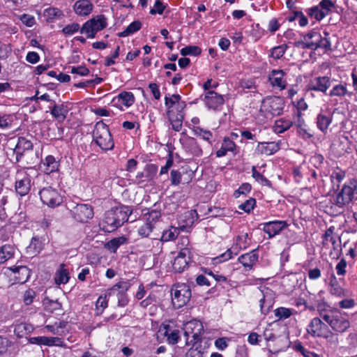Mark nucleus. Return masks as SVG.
<instances>
[{
    "mask_svg": "<svg viewBox=\"0 0 357 357\" xmlns=\"http://www.w3.org/2000/svg\"><path fill=\"white\" fill-rule=\"evenodd\" d=\"M131 213L132 210L128 206H123L112 208L105 212L99 226L105 232H112L128 221Z\"/></svg>",
    "mask_w": 357,
    "mask_h": 357,
    "instance_id": "f257e3e1",
    "label": "nucleus"
},
{
    "mask_svg": "<svg viewBox=\"0 0 357 357\" xmlns=\"http://www.w3.org/2000/svg\"><path fill=\"white\" fill-rule=\"evenodd\" d=\"M324 33V36L323 37L320 33L311 31L303 36V40L298 41L296 45H301L303 49L307 48L312 50H317L319 48L324 49L325 52L331 50V43L328 38V33L327 32Z\"/></svg>",
    "mask_w": 357,
    "mask_h": 357,
    "instance_id": "f03ea898",
    "label": "nucleus"
},
{
    "mask_svg": "<svg viewBox=\"0 0 357 357\" xmlns=\"http://www.w3.org/2000/svg\"><path fill=\"white\" fill-rule=\"evenodd\" d=\"M322 319L325 321L331 328L339 333H344L350 326L349 320L342 316L340 310L337 308H333L327 314H322Z\"/></svg>",
    "mask_w": 357,
    "mask_h": 357,
    "instance_id": "7ed1b4c3",
    "label": "nucleus"
},
{
    "mask_svg": "<svg viewBox=\"0 0 357 357\" xmlns=\"http://www.w3.org/2000/svg\"><path fill=\"white\" fill-rule=\"evenodd\" d=\"M284 107V100L280 96H270L264 98L261 102L260 111L266 117L280 115Z\"/></svg>",
    "mask_w": 357,
    "mask_h": 357,
    "instance_id": "20e7f679",
    "label": "nucleus"
},
{
    "mask_svg": "<svg viewBox=\"0 0 357 357\" xmlns=\"http://www.w3.org/2000/svg\"><path fill=\"white\" fill-rule=\"evenodd\" d=\"M190 288L185 283L177 284L172 289V302L176 308L185 305L190 301Z\"/></svg>",
    "mask_w": 357,
    "mask_h": 357,
    "instance_id": "39448f33",
    "label": "nucleus"
},
{
    "mask_svg": "<svg viewBox=\"0 0 357 357\" xmlns=\"http://www.w3.org/2000/svg\"><path fill=\"white\" fill-rule=\"evenodd\" d=\"M39 195L43 204L51 208L59 206L63 202V198L56 188H43L39 191Z\"/></svg>",
    "mask_w": 357,
    "mask_h": 357,
    "instance_id": "423d86ee",
    "label": "nucleus"
},
{
    "mask_svg": "<svg viewBox=\"0 0 357 357\" xmlns=\"http://www.w3.org/2000/svg\"><path fill=\"white\" fill-rule=\"evenodd\" d=\"M73 218L79 222H87L93 217V211L91 206L86 204H77L70 210Z\"/></svg>",
    "mask_w": 357,
    "mask_h": 357,
    "instance_id": "0eeeda50",
    "label": "nucleus"
},
{
    "mask_svg": "<svg viewBox=\"0 0 357 357\" xmlns=\"http://www.w3.org/2000/svg\"><path fill=\"white\" fill-rule=\"evenodd\" d=\"M191 252L189 248H181L178 255L175 257L172 268L176 273L183 272L188 266Z\"/></svg>",
    "mask_w": 357,
    "mask_h": 357,
    "instance_id": "6e6552de",
    "label": "nucleus"
},
{
    "mask_svg": "<svg viewBox=\"0 0 357 357\" xmlns=\"http://www.w3.org/2000/svg\"><path fill=\"white\" fill-rule=\"evenodd\" d=\"M183 331L187 338L192 337L195 342H197L203 333V326L201 321L193 319L184 324Z\"/></svg>",
    "mask_w": 357,
    "mask_h": 357,
    "instance_id": "1a4fd4ad",
    "label": "nucleus"
},
{
    "mask_svg": "<svg viewBox=\"0 0 357 357\" xmlns=\"http://www.w3.org/2000/svg\"><path fill=\"white\" fill-rule=\"evenodd\" d=\"M287 227V223L283 220L271 221L259 225V228L268 235V238H273Z\"/></svg>",
    "mask_w": 357,
    "mask_h": 357,
    "instance_id": "9d476101",
    "label": "nucleus"
},
{
    "mask_svg": "<svg viewBox=\"0 0 357 357\" xmlns=\"http://www.w3.org/2000/svg\"><path fill=\"white\" fill-rule=\"evenodd\" d=\"M29 342L31 344L45 345L48 347H66V344L63 340L59 337H32L29 339Z\"/></svg>",
    "mask_w": 357,
    "mask_h": 357,
    "instance_id": "9b49d317",
    "label": "nucleus"
},
{
    "mask_svg": "<svg viewBox=\"0 0 357 357\" xmlns=\"http://www.w3.org/2000/svg\"><path fill=\"white\" fill-rule=\"evenodd\" d=\"M331 85L330 77L327 76L317 77L310 80L307 86L308 91H316L326 93Z\"/></svg>",
    "mask_w": 357,
    "mask_h": 357,
    "instance_id": "f8f14e48",
    "label": "nucleus"
},
{
    "mask_svg": "<svg viewBox=\"0 0 357 357\" xmlns=\"http://www.w3.org/2000/svg\"><path fill=\"white\" fill-rule=\"evenodd\" d=\"M354 189L353 187L344 185L341 191L337 195L334 203L340 208L349 204L354 198Z\"/></svg>",
    "mask_w": 357,
    "mask_h": 357,
    "instance_id": "ddd939ff",
    "label": "nucleus"
},
{
    "mask_svg": "<svg viewBox=\"0 0 357 357\" xmlns=\"http://www.w3.org/2000/svg\"><path fill=\"white\" fill-rule=\"evenodd\" d=\"M328 330V326L319 317L313 318L307 326V333L312 337H321Z\"/></svg>",
    "mask_w": 357,
    "mask_h": 357,
    "instance_id": "4468645a",
    "label": "nucleus"
},
{
    "mask_svg": "<svg viewBox=\"0 0 357 357\" xmlns=\"http://www.w3.org/2000/svg\"><path fill=\"white\" fill-rule=\"evenodd\" d=\"M204 100L206 106L213 109H218L225 101L222 96L214 91H208L205 94Z\"/></svg>",
    "mask_w": 357,
    "mask_h": 357,
    "instance_id": "2eb2a0df",
    "label": "nucleus"
},
{
    "mask_svg": "<svg viewBox=\"0 0 357 357\" xmlns=\"http://www.w3.org/2000/svg\"><path fill=\"white\" fill-rule=\"evenodd\" d=\"M10 270L13 272L12 277L16 283L24 284L31 275L30 270L25 266L11 267Z\"/></svg>",
    "mask_w": 357,
    "mask_h": 357,
    "instance_id": "dca6fc26",
    "label": "nucleus"
},
{
    "mask_svg": "<svg viewBox=\"0 0 357 357\" xmlns=\"http://www.w3.org/2000/svg\"><path fill=\"white\" fill-rule=\"evenodd\" d=\"M193 172L190 170H183L182 172L178 170H172L171 172V183L174 185H178L182 181L183 183H188L192 178Z\"/></svg>",
    "mask_w": 357,
    "mask_h": 357,
    "instance_id": "f3484780",
    "label": "nucleus"
},
{
    "mask_svg": "<svg viewBox=\"0 0 357 357\" xmlns=\"http://www.w3.org/2000/svg\"><path fill=\"white\" fill-rule=\"evenodd\" d=\"M284 73L282 70H273L269 75V80L273 86L280 89L286 87V80L284 79Z\"/></svg>",
    "mask_w": 357,
    "mask_h": 357,
    "instance_id": "a211bd4d",
    "label": "nucleus"
},
{
    "mask_svg": "<svg viewBox=\"0 0 357 357\" xmlns=\"http://www.w3.org/2000/svg\"><path fill=\"white\" fill-rule=\"evenodd\" d=\"M32 147L33 142L30 139H26L25 137H20L15 148L17 160H20L23 152L31 149Z\"/></svg>",
    "mask_w": 357,
    "mask_h": 357,
    "instance_id": "6ab92c4d",
    "label": "nucleus"
},
{
    "mask_svg": "<svg viewBox=\"0 0 357 357\" xmlns=\"http://www.w3.org/2000/svg\"><path fill=\"white\" fill-rule=\"evenodd\" d=\"M258 260V254L256 250L252 252L242 255L238 257V261L242 265L248 270H250L254 264Z\"/></svg>",
    "mask_w": 357,
    "mask_h": 357,
    "instance_id": "aec40b11",
    "label": "nucleus"
},
{
    "mask_svg": "<svg viewBox=\"0 0 357 357\" xmlns=\"http://www.w3.org/2000/svg\"><path fill=\"white\" fill-rule=\"evenodd\" d=\"M59 162L52 155H47L40 165V168L46 174L56 172L59 169Z\"/></svg>",
    "mask_w": 357,
    "mask_h": 357,
    "instance_id": "412c9836",
    "label": "nucleus"
},
{
    "mask_svg": "<svg viewBox=\"0 0 357 357\" xmlns=\"http://www.w3.org/2000/svg\"><path fill=\"white\" fill-rule=\"evenodd\" d=\"M93 5L89 0H78L74 5V10L78 15L85 16L91 13Z\"/></svg>",
    "mask_w": 357,
    "mask_h": 357,
    "instance_id": "4be33fe9",
    "label": "nucleus"
},
{
    "mask_svg": "<svg viewBox=\"0 0 357 357\" xmlns=\"http://www.w3.org/2000/svg\"><path fill=\"white\" fill-rule=\"evenodd\" d=\"M31 189V179L26 176L15 182V190L20 196H24L29 193Z\"/></svg>",
    "mask_w": 357,
    "mask_h": 357,
    "instance_id": "5701e85b",
    "label": "nucleus"
},
{
    "mask_svg": "<svg viewBox=\"0 0 357 357\" xmlns=\"http://www.w3.org/2000/svg\"><path fill=\"white\" fill-rule=\"evenodd\" d=\"M93 141L104 151L111 150L114 146L112 135H98Z\"/></svg>",
    "mask_w": 357,
    "mask_h": 357,
    "instance_id": "b1692460",
    "label": "nucleus"
},
{
    "mask_svg": "<svg viewBox=\"0 0 357 357\" xmlns=\"http://www.w3.org/2000/svg\"><path fill=\"white\" fill-rule=\"evenodd\" d=\"M279 149V144L275 142H259L257 146V150L267 155L275 153Z\"/></svg>",
    "mask_w": 357,
    "mask_h": 357,
    "instance_id": "393cba45",
    "label": "nucleus"
},
{
    "mask_svg": "<svg viewBox=\"0 0 357 357\" xmlns=\"http://www.w3.org/2000/svg\"><path fill=\"white\" fill-rule=\"evenodd\" d=\"M262 298L259 300V305L261 312L264 314H266L273 305V301L271 294L266 291L265 294L262 293Z\"/></svg>",
    "mask_w": 357,
    "mask_h": 357,
    "instance_id": "a878e982",
    "label": "nucleus"
},
{
    "mask_svg": "<svg viewBox=\"0 0 357 357\" xmlns=\"http://www.w3.org/2000/svg\"><path fill=\"white\" fill-rule=\"evenodd\" d=\"M329 292L331 294L340 298L346 296L344 289L338 284L334 275L330 282Z\"/></svg>",
    "mask_w": 357,
    "mask_h": 357,
    "instance_id": "bb28decb",
    "label": "nucleus"
},
{
    "mask_svg": "<svg viewBox=\"0 0 357 357\" xmlns=\"http://www.w3.org/2000/svg\"><path fill=\"white\" fill-rule=\"evenodd\" d=\"M33 331V326L28 323L18 324L15 325L14 328V333L18 337H23L24 336L31 333Z\"/></svg>",
    "mask_w": 357,
    "mask_h": 357,
    "instance_id": "cd10ccee",
    "label": "nucleus"
},
{
    "mask_svg": "<svg viewBox=\"0 0 357 357\" xmlns=\"http://www.w3.org/2000/svg\"><path fill=\"white\" fill-rule=\"evenodd\" d=\"M68 110L63 105H54L51 109L52 115L58 121H63L66 118Z\"/></svg>",
    "mask_w": 357,
    "mask_h": 357,
    "instance_id": "c85d7f7f",
    "label": "nucleus"
},
{
    "mask_svg": "<svg viewBox=\"0 0 357 357\" xmlns=\"http://www.w3.org/2000/svg\"><path fill=\"white\" fill-rule=\"evenodd\" d=\"M275 317L278 320H284L290 317L292 314L296 313L294 309H290L284 307H280L274 311Z\"/></svg>",
    "mask_w": 357,
    "mask_h": 357,
    "instance_id": "c756f323",
    "label": "nucleus"
},
{
    "mask_svg": "<svg viewBox=\"0 0 357 357\" xmlns=\"http://www.w3.org/2000/svg\"><path fill=\"white\" fill-rule=\"evenodd\" d=\"M14 248L10 245H4L0 249V264L13 257Z\"/></svg>",
    "mask_w": 357,
    "mask_h": 357,
    "instance_id": "7c9ffc66",
    "label": "nucleus"
},
{
    "mask_svg": "<svg viewBox=\"0 0 357 357\" xmlns=\"http://www.w3.org/2000/svg\"><path fill=\"white\" fill-rule=\"evenodd\" d=\"M141 27L142 23L139 21H134L131 24H130L124 31L119 32L118 33V36L119 37H126L137 31L141 29Z\"/></svg>",
    "mask_w": 357,
    "mask_h": 357,
    "instance_id": "2f4dec72",
    "label": "nucleus"
},
{
    "mask_svg": "<svg viewBox=\"0 0 357 357\" xmlns=\"http://www.w3.org/2000/svg\"><path fill=\"white\" fill-rule=\"evenodd\" d=\"M326 340L327 345L332 349H335L339 343L338 336L337 334L332 333L331 331H326L324 336H322Z\"/></svg>",
    "mask_w": 357,
    "mask_h": 357,
    "instance_id": "473e14b6",
    "label": "nucleus"
},
{
    "mask_svg": "<svg viewBox=\"0 0 357 357\" xmlns=\"http://www.w3.org/2000/svg\"><path fill=\"white\" fill-rule=\"evenodd\" d=\"M43 304L46 311L54 312L61 308V304L58 301L51 300L49 298H45Z\"/></svg>",
    "mask_w": 357,
    "mask_h": 357,
    "instance_id": "72a5a7b5",
    "label": "nucleus"
},
{
    "mask_svg": "<svg viewBox=\"0 0 357 357\" xmlns=\"http://www.w3.org/2000/svg\"><path fill=\"white\" fill-rule=\"evenodd\" d=\"M293 127V123L289 120L280 119L275 121V132L278 133H282Z\"/></svg>",
    "mask_w": 357,
    "mask_h": 357,
    "instance_id": "f704fd0d",
    "label": "nucleus"
},
{
    "mask_svg": "<svg viewBox=\"0 0 357 357\" xmlns=\"http://www.w3.org/2000/svg\"><path fill=\"white\" fill-rule=\"evenodd\" d=\"M127 241L128 239L125 236L114 238L107 243V247L109 250H112L113 252H115L121 245L126 244Z\"/></svg>",
    "mask_w": 357,
    "mask_h": 357,
    "instance_id": "c9c22d12",
    "label": "nucleus"
},
{
    "mask_svg": "<svg viewBox=\"0 0 357 357\" xmlns=\"http://www.w3.org/2000/svg\"><path fill=\"white\" fill-rule=\"evenodd\" d=\"M63 267L64 265L61 264L60 269L56 273L54 280L57 284H66L69 280L68 272Z\"/></svg>",
    "mask_w": 357,
    "mask_h": 357,
    "instance_id": "e433bc0d",
    "label": "nucleus"
},
{
    "mask_svg": "<svg viewBox=\"0 0 357 357\" xmlns=\"http://www.w3.org/2000/svg\"><path fill=\"white\" fill-rule=\"evenodd\" d=\"M44 15L48 21H53L56 18H61L63 15L60 9L50 7L44 10Z\"/></svg>",
    "mask_w": 357,
    "mask_h": 357,
    "instance_id": "4c0bfd02",
    "label": "nucleus"
},
{
    "mask_svg": "<svg viewBox=\"0 0 357 357\" xmlns=\"http://www.w3.org/2000/svg\"><path fill=\"white\" fill-rule=\"evenodd\" d=\"M309 16L320 21L328 15L327 10H323L318 6H314L307 10Z\"/></svg>",
    "mask_w": 357,
    "mask_h": 357,
    "instance_id": "58836bf2",
    "label": "nucleus"
},
{
    "mask_svg": "<svg viewBox=\"0 0 357 357\" xmlns=\"http://www.w3.org/2000/svg\"><path fill=\"white\" fill-rule=\"evenodd\" d=\"M90 20H93L92 26L96 32L102 30L107 26V19L102 15H98L96 17L91 19Z\"/></svg>",
    "mask_w": 357,
    "mask_h": 357,
    "instance_id": "ea45409f",
    "label": "nucleus"
},
{
    "mask_svg": "<svg viewBox=\"0 0 357 357\" xmlns=\"http://www.w3.org/2000/svg\"><path fill=\"white\" fill-rule=\"evenodd\" d=\"M93 20H88L85 22L80 29L82 33H86L88 38H93L96 37L97 32L92 26Z\"/></svg>",
    "mask_w": 357,
    "mask_h": 357,
    "instance_id": "a19ab883",
    "label": "nucleus"
},
{
    "mask_svg": "<svg viewBox=\"0 0 357 357\" xmlns=\"http://www.w3.org/2000/svg\"><path fill=\"white\" fill-rule=\"evenodd\" d=\"M250 239L248 233H242L236 239V246L239 249H245L250 244Z\"/></svg>",
    "mask_w": 357,
    "mask_h": 357,
    "instance_id": "79ce46f5",
    "label": "nucleus"
},
{
    "mask_svg": "<svg viewBox=\"0 0 357 357\" xmlns=\"http://www.w3.org/2000/svg\"><path fill=\"white\" fill-rule=\"evenodd\" d=\"M179 234V230L176 227H171L165 231L161 236V241H169L175 239Z\"/></svg>",
    "mask_w": 357,
    "mask_h": 357,
    "instance_id": "37998d69",
    "label": "nucleus"
},
{
    "mask_svg": "<svg viewBox=\"0 0 357 357\" xmlns=\"http://www.w3.org/2000/svg\"><path fill=\"white\" fill-rule=\"evenodd\" d=\"M165 336L167 337V340L169 344H174L178 342L179 339V331L177 329L169 330L165 328L164 333Z\"/></svg>",
    "mask_w": 357,
    "mask_h": 357,
    "instance_id": "c03bdc74",
    "label": "nucleus"
},
{
    "mask_svg": "<svg viewBox=\"0 0 357 357\" xmlns=\"http://www.w3.org/2000/svg\"><path fill=\"white\" fill-rule=\"evenodd\" d=\"M202 50L195 45H189L186 46L181 49V55L185 56L188 55L190 56H198L201 54Z\"/></svg>",
    "mask_w": 357,
    "mask_h": 357,
    "instance_id": "a18cd8bd",
    "label": "nucleus"
},
{
    "mask_svg": "<svg viewBox=\"0 0 357 357\" xmlns=\"http://www.w3.org/2000/svg\"><path fill=\"white\" fill-rule=\"evenodd\" d=\"M331 122V119L329 116L325 115H319L317 116V126L322 132H325L327 130Z\"/></svg>",
    "mask_w": 357,
    "mask_h": 357,
    "instance_id": "49530a36",
    "label": "nucleus"
},
{
    "mask_svg": "<svg viewBox=\"0 0 357 357\" xmlns=\"http://www.w3.org/2000/svg\"><path fill=\"white\" fill-rule=\"evenodd\" d=\"M181 99V96L178 94H174L171 97L165 96V105L168 108V112L171 114L174 112V107L176 102Z\"/></svg>",
    "mask_w": 357,
    "mask_h": 357,
    "instance_id": "de8ad7c7",
    "label": "nucleus"
},
{
    "mask_svg": "<svg viewBox=\"0 0 357 357\" xmlns=\"http://www.w3.org/2000/svg\"><path fill=\"white\" fill-rule=\"evenodd\" d=\"M347 93V89L344 85L337 84L333 87L329 93L330 96L343 97Z\"/></svg>",
    "mask_w": 357,
    "mask_h": 357,
    "instance_id": "09e8293b",
    "label": "nucleus"
},
{
    "mask_svg": "<svg viewBox=\"0 0 357 357\" xmlns=\"http://www.w3.org/2000/svg\"><path fill=\"white\" fill-rule=\"evenodd\" d=\"M153 225L150 222H146L138 229V234L143 238H147L153 231Z\"/></svg>",
    "mask_w": 357,
    "mask_h": 357,
    "instance_id": "8fccbe9b",
    "label": "nucleus"
},
{
    "mask_svg": "<svg viewBox=\"0 0 357 357\" xmlns=\"http://www.w3.org/2000/svg\"><path fill=\"white\" fill-rule=\"evenodd\" d=\"M287 49V46L286 45L275 47L271 50V56L275 59H279L284 55Z\"/></svg>",
    "mask_w": 357,
    "mask_h": 357,
    "instance_id": "3c124183",
    "label": "nucleus"
},
{
    "mask_svg": "<svg viewBox=\"0 0 357 357\" xmlns=\"http://www.w3.org/2000/svg\"><path fill=\"white\" fill-rule=\"evenodd\" d=\"M119 98L122 103L126 106H130L134 102V96L130 92H123L119 94Z\"/></svg>",
    "mask_w": 357,
    "mask_h": 357,
    "instance_id": "603ef678",
    "label": "nucleus"
},
{
    "mask_svg": "<svg viewBox=\"0 0 357 357\" xmlns=\"http://www.w3.org/2000/svg\"><path fill=\"white\" fill-rule=\"evenodd\" d=\"M255 203V199L250 198L239 205L238 208L245 212L250 213L254 208Z\"/></svg>",
    "mask_w": 357,
    "mask_h": 357,
    "instance_id": "864d4df0",
    "label": "nucleus"
},
{
    "mask_svg": "<svg viewBox=\"0 0 357 357\" xmlns=\"http://www.w3.org/2000/svg\"><path fill=\"white\" fill-rule=\"evenodd\" d=\"M79 29V25L77 23H72L63 28L62 32L66 36H70L76 33Z\"/></svg>",
    "mask_w": 357,
    "mask_h": 357,
    "instance_id": "5fc2aeb1",
    "label": "nucleus"
},
{
    "mask_svg": "<svg viewBox=\"0 0 357 357\" xmlns=\"http://www.w3.org/2000/svg\"><path fill=\"white\" fill-rule=\"evenodd\" d=\"M356 305V302L353 298H345L338 303V306L342 309H351Z\"/></svg>",
    "mask_w": 357,
    "mask_h": 357,
    "instance_id": "6e6d98bb",
    "label": "nucleus"
},
{
    "mask_svg": "<svg viewBox=\"0 0 357 357\" xmlns=\"http://www.w3.org/2000/svg\"><path fill=\"white\" fill-rule=\"evenodd\" d=\"M96 306L98 313H102L104 309L107 306V300L106 296H100L96 301Z\"/></svg>",
    "mask_w": 357,
    "mask_h": 357,
    "instance_id": "4d7b16f0",
    "label": "nucleus"
},
{
    "mask_svg": "<svg viewBox=\"0 0 357 357\" xmlns=\"http://www.w3.org/2000/svg\"><path fill=\"white\" fill-rule=\"evenodd\" d=\"M35 296H36V293L33 289H29L26 290L24 292V296H23L24 303L26 305H31L33 303Z\"/></svg>",
    "mask_w": 357,
    "mask_h": 357,
    "instance_id": "13d9d810",
    "label": "nucleus"
},
{
    "mask_svg": "<svg viewBox=\"0 0 357 357\" xmlns=\"http://www.w3.org/2000/svg\"><path fill=\"white\" fill-rule=\"evenodd\" d=\"M22 22L29 27H31L36 23V20L33 16L29 14H23L20 17Z\"/></svg>",
    "mask_w": 357,
    "mask_h": 357,
    "instance_id": "bf43d9fd",
    "label": "nucleus"
},
{
    "mask_svg": "<svg viewBox=\"0 0 357 357\" xmlns=\"http://www.w3.org/2000/svg\"><path fill=\"white\" fill-rule=\"evenodd\" d=\"M165 7L162 4V3L160 0H157L155 2L153 8L151 9L150 13L152 15H155L156 13L161 15V14H162L164 10H165Z\"/></svg>",
    "mask_w": 357,
    "mask_h": 357,
    "instance_id": "052dcab7",
    "label": "nucleus"
},
{
    "mask_svg": "<svg viewBox=\"0 0 357 357\" xmlns=\"http://www.w3.org/2000/svg\"><path fill=\"white\" fill-rule=\"evenodd\" d=\"M11 126V120L8 115L0 114V128L5 129Z\"/></svg>",
    "mask_w": 357,
    "mask_h": 357,
    "instance_id": "680f3d73",
    "label": "nucleus"
},
{
    "mask_svg": "<svg viewBox=\"0 0 357 357\" xmlns=\"http://www.w3.org/2000/svg\"><path fill=\"white\" fill-rule=\"evenodd\" d=\"M185 107V102L181 100V98L176 102V105L174 107V112L176 111L177 112L176 116H180L181 118H183V111Z\"/></svg>",
    "mask_w": 357,
    "mask_h": 357,
    "instance_id": "e2e57ef3",
    "label": "nucleus"
},
{
    "mask_svg": "<svg viewBox=\"0 0 357 357\" xmlns=\"http://www.w3.org/2000/svg\"><path fill=\"white\" fill-rule=\"evenodd\" d=\"M197 284L199 286L210 287L213 285V282L208 280L205 275H199L196 278Z\"/></svg>",
    "mask_w": 357,
    "mask_h": 357,
    "instance_id": "0e129e2a",
    "label": "nucleus"
},
{
    "mask_svg": "<svg viewBox=\"0 0 357 357\" xmlns=\"http://www.w3.org/2000/svg\"><path fill=\"white\" fill-rule=\"evenodd\" d=\"M252 176L257 181L261 183L262 184H268L269 183V181L266 177H264L263 175H261L259 172H257L255 167H252Z\"/></svg>",
    "mask_w": 357,
    "mask_h": 357,
    "instance_id": "69168bd1",
    "label": "nucleus"
},
{
    "mask_svg": "<svg viewBox=\"0 0 357 357\" xmlns=\"http://www.w3.org/2000/svg\"><path fill=\"white\" fill-rule=\"evenodd\" d=\"M71 73L73 74H78L82 76L87 75L89 73V70L85 66H77V67H72Z\"/></svg>",
    "mask_w": 357,
    "mask_h": 357,
    "instance_id": "338daca9",
    "label": "nucleus"
},
{
    "mask_svg": "<svg viewBox=\"0 0 357 357\" xmlns=\"http://www.w3.org/2000/svg\"><path fill=\"white\" fill-rule=\"evenodd\" d=\"M347 261L342 259L336 265L335 269L338 275H344L346 273Z\"/></svg>",
    "mask_w": 357,
    "mask_h": 357,
    "instance_id": "774afa93",
    "label": "nucleus"
}]
</instances>
